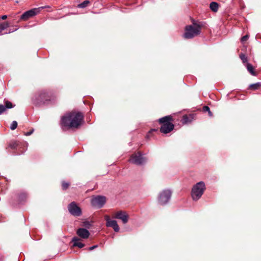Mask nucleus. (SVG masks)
<instances>
[{"label": "nucleus", "mask_w": 261, "mask_h": 261, "mask_svg": "<svg viewBox=\"0 0 261 261\" xmlns=\"http://www.w3.org/2000/svg\"><path fill=\"white\" fill-rule=\"evenodd\" d=\"M246 67L247 68V70L249 72V73L254 76H255L256 74L255 72L253 70V67L251 64L250 63H247L246 65Z\"/></svg>", "instance_id": "nucleus-18"}, {"label": "nucleus", "mask_w": 261, "mask_h": 261, "mask_svg": "<svg viewBox=\"0 0 261 261\" xmlns=\"http://www.w3.org/2000/svg\"><path fill=\"white\" fill-rule=\"evenodd\" d=\"M210 110V108L207 106H204L203 107V111L204 112H208Z\"/></svg>", "instance_id": "nucleus-28"}, {"label": "nucleus", "mask_w": 261, "mask_h": 261, "mask_svg": "<svg viewBox=\"0 0 261 261\" xmlns=\"http://www.w3.org/2000/svg\"><path fill=\"white\" fill-rule=\"evenodd\" d=\"M89 3V1H85L83 3L79 4L77 7L80 8H84L87 7Z\"/></svg>", "instance_id": "nucleus-22"}, {"label": "nucleus", "mask_w": 261, "mask_h": 261, "mask_svg": "<svg viewBox=\"0 0 261 261\" xmlns=\"http://www.w3.org/2000/svg\"><path fill=\"white\" fill-rule=\"evenodd\" d=\"M210 7L213 11L216 12L218 10L219 5L216 2H212L210 4Z\"/></svg>", "instance_id": "nucleus-19"}, {"label": "nucleus", "mask_w": 261, "mask_h": 261, "mask_svg": "<svg viewBox=\"0 0 261 261\" xmlns=\"http://www.w3.org/2000/svg\"><path fill=\"white\" fill-rule=\"evenodd\" d=\"M174 127L172 123H165L161 126L160 131L163 133L167 134L172 130Z\"/></svg>", "instance_id": "nucleus-11"}, {"label": "nucleus", "mask_w": 261, "mask_h": 261, "mask_svg": "<svg viewBox=\"0 0 261 261\" xmlns=\"http://www.w3.org/2000/svg\"><path fill=\"white\" fill-rule=\"evenodd\" d=\"M172 118L170 116H167L161 118L159 119V122L161 123L164 124L165 123H171L170 121H171Z\"/></svg>", "instance_id": "nucleus-17"}, {"label": "nucleus", "mask_w": 261, "mask_h": 261, "mask_svg": "<svg viewBox=\"0 0 261 261\" xmlns=\"http://www.w3.org/2000/svg\"><path fill=\"white\" fill-rule=\"evenodd\" d=\"M172 195V191L169 189L162 190L159 194L158 200L161 205L166 204L170 200Z\"/></svg>", "instance_id": "nucleus-4"}, {"label": "nucleus", "mask_w": 261, "mask_h": 261, "mask_svg": "<svg viewBox=\"0 0 261 261\" xmlns=\"http://www.w3.org/2000/svg\"><path fill=\"white\" fill-rule=\"evenodd\" d=\"M1 18L2 19L5 20L7 18V15H3Z\"/></svg>", "instance_id": "nucleus-32"}, {"label": "nucleus", "mask_w": 261, "mask_h": 261, "mask_svg": "<svg viewBox=\"0 0 261 261\" xmlns=\"http://www.w3.org/2000/svg\"><path fill=\"white\" fill-rule=\"evenodd\" d=\"M205 190V184L202 181L198 182L194 185L191 192V196L192 199L194 201L198 200L201 197Z\"/></svg>", "instance_id": "nucleus-2"}, {"label": "nucleus", "mask_w": 261, "mask_h": 261, "mask_svg": "<svg viewBox=\"0 0 261 261\" xmlns=\"http://www.w3.org/2000/svg\"><path fill=\"white\" fill-rule=\"evenodd\" d=\"M5 105H0V115L4 112L7 109H11L14 107L13 105L9 101H5Z\"/></svg>", "instance_id": "nucleus-13"}, {"label": "nucleus", "mask_w": 261, "mask_h": 261, "mask_svg": "<svg viewBox=\"0 0 261 261\" xmlns=\"http://www.w3.org/2000/svg\"><path fill=\"white\" fill-rule=\"evenodd\" d=\"M47 95L46 93L45 92H42L40 93L36 98L37 103H39V102H43L44 103L46 100H47L46 99Z\"/></svg>", "instance_id": "nucleus-14"}, {"label": "nucleus", "mask_w": 261, "mask_h": 261, "mask_svg": "<svg viewBox=\"0 0 261 261\" xmlns=\"http://www.w3.org/2000/svg\"><path fill=\"white\" fill-rule=\"evenodd\" d=\"M208 115L210 117H212L213 116L212 113L211 112L210 110L208 112Z\"/></svg>", "instance_id": "nucleus-33"}, {"label": "nucleus", "mask_w": 261, "mask_h": 261, "mask_svg": "<svg viewBox=\"0 0 261 261\" xmlns=\"http://www.w3.org/2000/svg\"><path fill=\"white\" fill-rule=\"evenodd\" d=\"M33 132H34V129H33L31 130H30V132L25 133L24 135L27 136H30L33 133Z\"/></svg>", "instance_id": "nucleus-29"}, {"label": "nucleus", "mask_w": 261, "mask_h": 261, "mask_svg": "<svg viewBox=\"0 0 261 261\" xmlns=\"http://www.w3.org/2000/svg\"><path fill=\"white\" fill-rule=\"evenodd\" d=\"M18 143L17 142H14L11 144H10V146L12 148H15L17 146Z\"/></svg>", "instance_id": "nucleus-27"}, {"label": "nucleus", "mask_w": 261, "mask_h": 261, "mask_svg": "<svg viewBox=\"0 0 261 261\" xmlns=\"http://www.w3.org/2000/svg\"><path fill=\"white\" fill-rule=\"evenodd\" d=\"M88 225L89 224V223L88 222H86V223H85V225L87 226V225H88Z\"/></svg>", "instance_id": "nucleus-34"}, {"label": "nucleus", "mask_w": 261, "mask_h": 261, "mask_svg": "<svg viewBox=\"0 0 261 261\" xmlns=\"http://www.w3.org/2000/svg\"><path fill=\"white\" fill-rule=\"evenodd\" d=\"M261 86L260 83H256L255 84H251L249 86V88L252 90H256Z\"/></svg>", "instance_id": "nucleus-21"}, {"label": "nucleus", "mask_w": 261, "mask_h": 261, "mask_svg": "<svg viewBox=\"0 0 261 261\" xmlns=\"http://www.w3.org/2000/svg\"><path fill=\"white\" fill-rule=\"evenodd\" d=\"M201 26L197 23H193L185 28L184 37L186 39H191L200 34Z\"/></svg>", "instance_id": "nucleus-3"}, {"label": "nucleus", "mask_w": 261, "mask_h": 261, "mask_svg": "<svg viewBox=\"0 0 261 261\" xmlns=\"http://www.w3.org/2000/svg\"><path fill=\"white\" fill-rule=\"evenodd\" d=\"M113 217L120 219L124 224L126 223L128 220V216L125 212L118 211L114 214Z\"/></svg>", "instance_id": "nucleus-9"}, {"label": "nucleus", "mask_w": 261, "mask_h": 261, "mask_svg": "<svg viewBox=\"0 0 261 261\" xmlns=\"http://www.w3.org/2000/svg\"><path fill=\"white\" fill-rule=\"evenodd\" d=\"M9 23L7 22L2 23L0 24V35H2V32L7 29L9 27Z\"/></svg>", "instance_id": "nucleus-20"}, {"label": "nucleus", "mask_w": 261, "mask_h": 261, "mask_svg": "<svg viewBox=\"0 0 261 261\" xmlns=\"http://www.w3.org/2000/svg\"><path fill=\"white\" fill-rule=\"evenodd\" d=\"M106 202V199L105 196H97L93 197L91 199V204L92 206L100 208L103 206Z\"/></svg>", "instance_id": "nucleus-6"}, {"label": "nucleus", "mask_w": 261, "mask_h": 261, "mask_svg": "<svg viewBox=\"0 0 261 261\" xmlns=\"http://www.w3.org/2000/svg\"><path fill=\"white\" fill-rule=\"evenodd\" d=\"M240 57L244 63L247 62V59L244 54H240Z\"/></svg>", "instance_id": "nucleus-24"}, {"label": "nucleus", "mask_w": 261, "mask_h": 261, "mask_svg": "<svg viewBox=\"0 0 261 261\" xmlns=\"http://www.w3.org/2000/svg\"><path fill=\"white\" fill-rule=\"evenodd\" d=\"M17 126V122L16 121H13L11 124L10 128L12 130H14L15 128H16Z\"/></svg>", "instance_id": "nucleus-23"}, {"label": "nucleus", "mask_w": 261, "mask_h": 261, "mask_svg": "<svg viewBox=\"0 0 261 261\" xmlns=\"http://www.w3.org/2000/svg\"><path fill=\"white\" fill-rule=\"evenodd\" d=\"M76 233L80 238L84 239L88 238L90 236V233L88 230L82 228L77 230Z\"/></svg>", "instance_id": "nucleus-12"}, {"label": "nucleus", "mask_w": 261, "mask_h": 261, "mask_svg": "<svg viewBox=\"0 0 261 261\" xmlns=\"http://www.w3.org/2000/svg\"><path fill=\"white\" fill-rule=\"evenodd\" d=\"M68 210L69 213L74 216H79L82 213L81 209L74 202H72L69 204Z\"/></svg>", "instance_id": "nucleus-7"}, {"label": "nucleus", "mask_w": 261, "mask_h": 261, "mask_svg": "<svg viewBox=\"0 0 261 261\" xmlns=\"http://www.w3.org/2000/svg\"><path fill=\"white\" fill-rule=\"evenodd\" d=\"M69 184L68 182H63L62 188L63 189H66L68 188Z\"/></svg>", "instance_id": "nucleus-25"}, {"label": "nucleus", "mask_w": 261, "mask_h": 261, "mask_svg": "<svg viewBox=\"0 0 261 261\" xmlns=\"http://www.w3.org/2000/svg\"><path fill=\"white\" fill-rule=\"evenodd\" d=\"M105 219L106 221V226L107 227H112L116 232L119 231L120 228L116 220H111L108 215L105 216Z\"/></svg>", "instance_id": "nucleus-8"}, {"label": "nucleus", "mask_w": 261, "mask_h": 261, "mask_svg": "<svg viewBox=\"0 0 261 261\" xmlns=\"http://www.w3.org/2000/svg\"><path fill=\"white\" fill-rule=\"evenodd\" d=\"M193 118L192 115H184L182 119V123L183 124H188L192 122Z\"/></svg>", "instance_id": "nucleus-16"}, {"label": "nucleus", "mask_w": 261, "mask_h": 261, "mask_svg": "<svg viewBox=\"0 0 261 261\" xmlns=\"http://www.w3.org/2000/svg\"><path fill=\"white\" fill-rule=\"evenodd\" d=\"M97 247V245H94V246H91V247H89L88 248V249H89V250L91 251V250H93L94 249H95V248H96Z\"/></svg>", "instance_id": "nucleus-31"}, {"label": "nucleus", "mask_w": 261, "mask_h": 261, "mask_svg": "<svg viewBox=\"0 0 261 261\" xmlns=\"http://www.w3.org/2000/svg\"><path fill=\"white\" fill-rule=\"evenodd\" d=\"M83 116L81 113L71 112L61 118V126L69 128H77L83 122Z\"/></svg>", "instance_id": "nucleus-1"}, {"label": "nucleus", "mask_w": 261, "mask_h": 261, "mask_svg": "<svg viewBox=\"0 0 261 261\" xmlns=\"http://www.w3.org/2000/svg\"><path fill=\"white\" fill-rule=\"evenodd\" d=\"M39 12V10L38 8H34L26 11L21 16V19L27 20L29 18L36 15Z\"/></svg>", "instance_id": "nucleus-10"}, {"label": "nucleus", "mask_w": 261, "mask_h": 261, "mask_svg": "<svg viewBox=\"0 0 261 261\" xmlns=\"http://www.w3.org/2000/svg\"><path fill=\"white\" fill-rule=\"evenodd\" d=\"M72 241L73 242V246H76L80 248H82L85 246L84 244L80 242V239L77 237H74Z\"/></svg>", "instance_id": "nucleus-15"}, {"label": "nucleus", "mask_w": 261, "mask_h": 261, "mask_svg": "<svg viewBox=\"0 0 261 261\" xmlns=\"http://www.w3.org/2000/svg\"><path fill=\"white\" fill-rule=\"evenodd\" d=\"M147 159L145 157L138 152L133 153L130 156L129 162L137 165H142L147 162Z\"/></svg>", "instance_id": "nucleus-5"}, {"label": "nucleus", "mask_w": 261, "mask_h": 261, "mask_svg": "<svg viewBox=\"0 0 261 261\" xmlns=\"http://www.w3.org/2000/svg\"><path fill=\"white\" fill-rule=\"evenodd\" d=\"M154 129H151L146 135V138H149L150 136V134L152 132L155 131Z\"/></svg>", "instance_id": "nucleus-30"}, {"label": "nucleus", "mask_w": 261, "mask_h": 261, "mask_svg": "<svg viewBox=\"0 0 261 261\" xmlns=\"http://www.w3.org/2000/svg\"><path fill=\"white\" fill-rule=\"evenodd\" d=\"M249 38V36L246 35L244 36H243L242 38H241V42L242 43H243L244 42L246 41Z\"/></svg>", "instance_id": "nucleus-26"}]
</instances>
